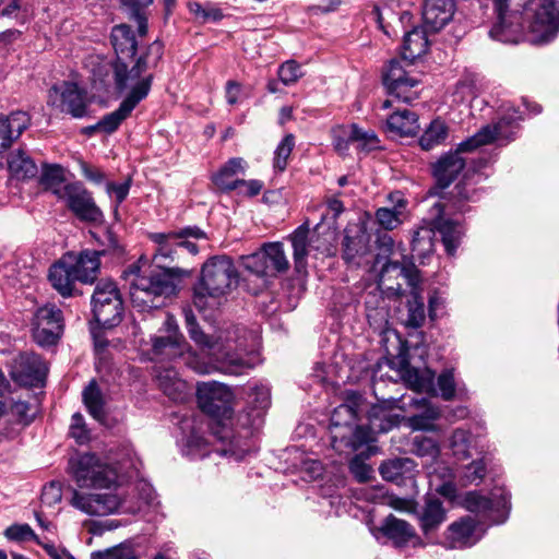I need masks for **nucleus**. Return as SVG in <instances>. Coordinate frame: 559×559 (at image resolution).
<instances>
[{
    "label": "nucleus",
    "mask_w": 559,
    "mask_h": 559,
    "mask_svg": "<svg viewBox=\"0 0 559 559\" xmlns=\"http://www.w3.org/2000/svg\"><path fill=\"white\" fill-rule=\"evenodd\" d=\"M392 277H402L412 288V299L408 300L406 325L414 329L420 328L425 322L426 314L424 299L418 290V284L420 282L418 270L414 265H402L399 262L392 261H389L382 267L379 280L380 284L384 285L388 289L402 295V285L400 283H397L396 286L388 284Z\"/></svg>",
    "instance_id": "obj_7"
},
{
    "label": "nucleus",
    "mask_w": 559,
    "mask_h": 559,
    "mask_svg": "<svg viewBox=\"0 0 559 559\" xmlns=\"http://www.w3.org/2000/svg\"><path fill=\"white\" fill-rule=\"evenodd\" d=\"M429 48L427 33L421 27H415L404 36L402 56L404 59L414 61L424 56Z\"/></svg>",
    "instance_id": "obj_33"
},
{
    "label": "nucleus",
    "mask_w": 559,
    "mask_h": 559,
    "mask_svg": "<svg viewBox=\"0 0 559 559\" xmlns=\"http://www.w3.org/2000/svg\"><path fill=\"white\" fill-rule=\"evenodd\" d=\"M324 211L321 214V224L334 225L337 216L344 211V205L336 197L328 198L321 205Z\"/></svg>",
    "instance_id": "obj_56"
},
{
    "label": "nucleus",
    "mask_w": 559,
    "mask_h": 559,
    "mask_svg": "<svg viewBox=\"0 0 559 559\" xmlns=\"http://www.w3.org/2000/svg\"><path fill=\"white\" fill-rule=\"evenodd\" d=\"M164 329L166 335L154 336L152 338V349L155 355L174 359L176 357H185L187 352L188 356L185 360L190 368L198 373L210 372V367L205 364H200L190 353L189 345L186 342L185 336L179 332L178 324L173 316H167L164 322Z\"/></svg>",
    "instance_id": "obj_9"
},
{
    "label": "nucleus",
    "mask_w": 559,
    "mask_h": 559,
    "mask_svg": "<svg viewBox=\"0 0 559 559\" xmlns=\"http://www.w3.org/2000/svg\"><path fill=\"white\" fill-rule=\"evenodd\" d=\"M413 452L420 457L436 460L440 455V447L432 438L418 436L413 440Z\"/></svg>",
    "instance_id": "obj_50"
},
{
    "label": "nucleus",
    "mask_w": 559,
    "mask_h": 559,
    "mask_svg": "<svg viewBox=\"0 0 559 559\" xmlns=\"http://www.w3.org/2000/svg\"><path fill=\"white\" fill-rule=\"evenodd\" d=\"M188 333L197 345L206 349L211 356L222 364V369L226 373L241 374L260 362L258 353L250 352L242 355L236 350L237 346H233L229 342L223 343L219 338L213 340L199 325L190 328Z\"/></svg>",
    "instance_id": "obj_6"
},
{
    "label": "nucleus",
    "mask_w": 559,
    "mask_h": 559,
    "mask_svg": "<svg viewBox=\"0 0 559 559\" xmlns=\"http://www.w3.org/2000/svg\"><path fill=\"white\" fill-rule=\"evenodd\" d=\"M111 44L116 52V59L123 61V59L133 58L138 41L131 27L127 24H120L112 27L111 31Z\"/></svg>",
    "instance_id": "obj_31"
},
{
    "label": "nucleus",
    "mask_w": 559,
    "mask_h": 559,
    "mask_svg": "<svg viewBox=\"0 0 559 559\" xmlns=\"http://www.w3.org/2000/svg\"><path fill=\"white\" fill-rule=\"evenodd\" d=\"M49 103L73 118H83L87 115L86 92L73 82L52 86L49 91Z\"/></svg>",
    "instance_id": "obj_16"
},
{
    "label": "nucleus",
    "mask_w": 559,
    "mask_h": 559,
    "mask_svg": "<svg viewBox=\"0 0 559 559\" xmlns=\"http://www.w3.org/2000/svg\"><path fill=\"white\" fill-rule=\"evenodd\" d=\"M33 338L43 347L56 345L63 333L62 311L51 304L38 308L33 318Z\"/></svg>",
    "instance_id": "obj_13"
},
{
    "label": "nucleus",
    "mask_w": 559,
    "mask_h": 559,
    "mask_svg": "<svg viewBox=\"0 0 559 559\" xmlns=\"http://www.w3.org/2000/svg\"><path fill=\"white\" fill-rule=\"evenodd\" d=\"M277 73L280 81L284 85L294 84L302 75L300 66L294 60L283 63Z\"/></svg>",
    "instance_id": "obj_59"
},
{
    "label": "nucleus",
    "mask_w": 559,
    "mask_h": 559,
    "mask_svg": "<svg viewBox=\"0 0 559 559\" xmlns=\"http://www.w3.org/2000/svg\"><path fill=\"white\" fill-rule=\"evenodd\" d=\"M445 520V512L442 502L437 498L426 500L423 513L420 515V526L427 535L435 531Z\"/></svg>",
    "instance_id": "obj_35"
},
{
    "label": "nucleus",
    "mask_w": 559,
    "mask_h": 559,
    "mask_svg": "<svg viewBox=\"0 0 559 559\" xmlns=\"http://www.w3.org/2000/svg\"><path fill=\"white\" fill-rule=\"evenodd\" d=\"M453 13L454 0H426L423 20L430 31L438 32L451 21Z\"/></svg>",
    "instance_id": "obj_25"
},
{
    "label": "nucleus",
    "mask_w": 559,
    "mask_h": 559,
    "mask_svg": "<svg viewBox=\"0 0 559 559\" xmlns=\"http://www.w3.org/2000/svg\"><path fill=\"white\" fill-rule=\"evenodd\" d=\"M463 504L468 511L474 513H486L493 507L492 500L478 491L467 492L464 497Z\"/></svg>",
    "instance_id": "obj_53"
},
{
    "label": "nucleus",
    "mask_w": 559,
    "mask_h": 559,
    "mask_svg": "<svg viewBox=\"0 0 559 559\" xmlns=\"http://www.w3.org/2000/svg\"><path fill=\"white\" fill-rule=\"evenodd\" d=\"M476 183L468 174H465L463 179L455 185L450 192L449 199L454 209L461 210L465 202L477 200L478 191L475 188Z\"/></svg>",
    "instance_id": "obj_40"
},
{
    "label": "nucleus",
    "mask_w": 559,
    "mask_h": 559,
    "mask_svg": "<svg viewBox=\"0 0 559 559\" xmlns=\"http://www.w3.org/2000/svg\"><path fill=\"white\" fill-rule=\"evenodd\" d=\"M46 372V365L39 355L22 353L14 360L11 377L22 385H36L43 382Z\"/></svg>",
    "instance_id": "obj_17"
},
{
    "label": "nucleus",
    "mask_w": 559,
    "mask_h": 559,
    "mask_svg": "<svg viewBox=\"0 0 559 559\" xmlns=\"http://www.w3.org/2000/svg\"><path fill=\"white\" fill-rule=\"evenodd\" d=\"M55 194L66 203L67 209L81 222L102 225L105 215L96 204L93 194L81 182L66 183L55 189Z\"/></svg>",
    "instance_id": "obj_11"
},
{
    "label": "nucleus",
    "mask_w": 559,
    "mask_h": 559,
    "mask_svg": "<svg viewBox=\"0 0 559 559\" xmlns=\"http://www.w3.org/2000/svg\"><path fill=\"white\" fill-rule=\"evenodd\" d=\"M75 271L76 280L82 284H93L100 271V258L92 250H83L79 254L68 252Z\"/></svg>",
    "instance_id": "obj_28"
},
{
    "label": "nucleus",
    "mask_w": 559,
    "mask_h": 559,
    "mask_svg": "<svg viewBox=\"0 0 559 559\" xmlns=\"http://www.w3.org/2000/svg\"><path fill=\"white\" fill-rule=\"evenodd\" d=\"M435 228L440 234L448 254L453 255L463 235L461 226L449 219L435 222Z\"/></svg>",
    "instance_id": "obj_41"
},
{
    "label": "nucleus",
    "mask_w": 559,
    "mask_h": 559,
    "mask_svg": "<svg viewBox=\"0 0 559 559\" xmlns=\"http://www.w3.org/2000/svg\"><path fill=\"white\" fill-rule=\"evenodd\" d=\"M238 283V271L230 257L219 254L209 258L201 267V275L193 288V305L203 310L207 298L227 295Z\"/></svg>",
    "instance_id": "obj_5"
},
{
    "label": "nucleus",
    "mask_w": 559,
    "mask_h": 559,
    "mask_svg": "<svg viewBox=\"0 0 559 559\" xmlns=\"http://www.w3.org/2000/svg\"><path fill=\"white\" fill-rule=\"evenodd\" d=\"M95 321L103 328H112L117 325L122 319L123 305L122 299H115L114 301L103 305L100 307L92 308Z\"/></svg>",
    "instance_id": "obj_38"
},
{
    "label": "nucleus",
    "mask_w": 559,
    "mask_h": 559,
    "mask_svg": "<svg viewBox=\"0 0 559 559\" xmlns=\"http://www.w3.org/2000/svg\"><path fill=\"white\" fill-rule=\"evenodd\" d=\"M349 228L345 229L343 239V255L347 261H352L364 249V237L352 236Z\"/></svg>",
    "instance_id": "obj_57"
},
{
    "label": "nucleus",
    "mask_w": 559,
    "mask_h": 559,
    "mask_svg": "<svg viewBox=\"0 0 559 559\" xmlns=\"http://www.w3.org/2000/svg\"><path fill=\"white\" fill-rule=\"evenodd\" d=\"M471 442L472 436L468 431L463 429L454 430L450 440V447L453 455L459 460H466L471 457Z\"/></svg>",
    "instance_id": "obj_47"
},
{
    "label": "nucleus",
    "mask_w": 559,
    "mask_h": 559,
    "mask_svg": "<svg viewBox=\"0 0 559 559\" xmlns=\"http://www.w3.org/2000/svg\"><path fill=\"white\" fill-rule=\"evenodd\" d=\"M532 31L540 34L542 41L550 40L559 31V0H539Z\"/></svg>",
    "instance_id": "obj_20"
},
{
    "label": "nucleus",
    "mask_w": 559,
    "mask_h": 559,
    "mask_svg": "<svg viewBox=\"0 0 559 559\" xmlns=\"http://www.w3.org/2000/svg\"><path fill=\"white\" fill-rule=\"evenodd\" d=\"M379 473L384 480L399 484L415 477L417 464L409 457H394L383 461L379 466Z\"/></svg>",
    "instance_id": "obj_29"
},
{
    "label": "nucleus",
    "mask_w": 559,
    "mask_h": 559,
    "mask_svg": "<svg viewBox=\"0 0 559 559\" xmlns=\"http://www.w3.org/2000/svg\"><path fill=\"white\" fill-rule=\"evenodd\" d=\"M368 420L371 425V430H373L376 435L388 432L397 426V418L380 406H373L370 409Z\"/></svg>",
    "instance_id": "obj_43"
},
{
    "label": "nucleus",
    "mask_w": 559,
    "mask_h": 559,
    "mask_svg": "<svg viewBox=\"0 0 559 559\" xmlns=\"http://www.w3.org/2000/svg\"><path fill=\"white\" fill-rule=\"evenodd\" d=\"M8 167L11 175L16 179H31L35 178L38 174L36 163L23 148H17L10 153L8 157Z\"/></svg>",
    "instance_id": "obj_32"
},
{
    "label": "nucleus",
    "mask_w": 559,
    "mask_h": 559,
    "mask_svg": "<svg viewBox=\"0 0 559 559\" xmlns=\"http://www.w3.org/2000/svg\"><path fill=\"white\" fill-rule=\"evenodd\" d=\"M376 432L371 430V425H355L348 432L333 431V448L341 451L342 448L356 450L359 447L373 441Z\"/></svg>",
    "instance_id": "obj_30"
},
{
    "label": "nucleus",
    "mask_w": 559,
    "mask_h": 559,
    "mask_svg": "<svg viewBox=\"0 0 559 559\" xmlns=\"http://www.w3.org/2000/svg\"><path fill=\"white\" fill-rule=\"evenodd\" d=\"M521 119L519 112L513 110L501 117L495 124L483 127L477 133L459 143L454 151L442 154L432 164V176L437 186L441 189L448 188L462 173L466 165L465 158L461 156L462 153L473 152L495 141L512 140L518 129V121Z\"/></svg>",
    "instance_id": "obj_2"
},
{
    "label": "nucleus",
    "mask_w": 559,
    "mask_h": 559,
    "mask_svg": "<svg viewBox=\"0 0 559 559\" xmlns=\"http://www.w3.org/2000/svg\"><path fill=\"white\" fill-rule=\"evenodd\" d=\"M9 411L11 414L23 424H29L33 419V415L29 414V404L24 401H16L9 404Z\"/></svg>",
    "instance_id": "obj_64"
},
{
    "label": "nucleus",
    "mask_w": 559,
    "mask_h": 559,
    "mask_svg": "<svg viewBox=\"0 0 559 559\" xmlns=\"http://www.w3.org/2000/svg\"><path fill=\"white\" fill-rule=\"evenodd\" d=\"M383 83L391 98L382 103V109L392 107L394 102L411 103L418 97V94L412 91L418 81L411 78L396 60L389 63L383 74Z\"/></svg>",
    "instance_id": "obj_15"
},
{
    "label": "nucleus",
    "mask_w": 559,
    "mask_h": 559,
    "mask_svg": "<svg viewBox=\"0 0 559 559\" xmlns=\"http://www.w3.org/2000/svg\"><path fill=\"white\" fill-rule=\"evenodd\" d=\"M486 475V464L483 460L473 461L465 468L464 479L466 483H479Z\"/></svg>",
    "instance_id": "obj_62"
},
{
    "label": "nucleus",
    "mask_w": 559,
    "mask_h": 559,
    "mask_svg": "<svg viewBox=\"0 0 559 559\" xmlns=\"http://www.w3.org/2000/svg\"><path fill=\"white\" fill-rule=\"evenodd\" d=\"M449 135V128L441 119H435L425 129L419 139V145L423 150L429 151L444 143Z\"/></svg>",
    "instance_id": "obj_39"
},
{
    "label": "nucleus",
    "mask_w": 559,
    "mask_h": 559,
    "mask_svg": "<svg viewBox=\"0 0 559 559\" xmlns=\"http://www.w3.org/2000/svg\"><path fill=\"white\" fill-rule=\"evenodd\" d=\"M115 299H121L116 284L111 281H100L97 283L92 296V308L107 305Z\"/></svg>",
    "instance_id": "obj_44"
},
{
    "label": "nucleus",
    "mask_w": 559,
    "mask_h": 559,
    "mask_svg": "<svg viewBox=\"0 0 559 559\" xmlns=\"http://www.w3.org/2000/svg\"><path fill=\"white\" fill-rule=\"evenodd\" d=\"M484 532L478 530L476 522L469 518H462L453 522L447 530L444 545L451 549H462L475 545Z\"/></svg>",
    "instance_id": "obj_18"
},
{
    "label": "nucleus",
    "mask_w": 559,
    "mask_h": 559,
    "mask_svg": "<svg viewBox=\"0 0 559 559\" xmlns=\"http://www.w3.org/2000/svg\"><path fill=\"white\" fill-rule=\"evenodd\" d=\"M241 264L246 271L263 280L275 277L289 269L284 246L280 241L264 243L258 252L242 255Z\"/></svg>",
    "instance_id": "obj_10"
},
{
    "label": "nucleus",
    "mask_w": 559,
    "mask_h": 559,
    "mask_svg": "<svg viewBox=\"0 0 559 559\" xmlns=\"http://www.w3.org/2000/svg\"><path fill=\"white\" fill-rule=\"evenodd\" d=\"M70 435L80 444L86 443L90 440V431L86 428L82 414L75 413L72 415Z\"/></svg>",
    "instance_id": "obj_58"
},
{
    "label": "nucleus",
    "mask_w": 559,
    "mask_h": 559,
    "mask_svg": "<svg viewBox=\"0 0 559 559\" xmlns=\"http://www.w3.org/2000/svg\"><path fill=\"white\" fill-rule=\"evenodd\" d=\"M379 531L399 548L408 545L414 547L424 545L415 528L408 522L392 514L383 520Z\"/></svg>",
    "instance_id": "obj_19"
},
{
    "label": "nucleus",
    "mask_w": 559,
    "mask_h": 559,
    "mask_svg": "<svg viewBox=\"0 0 559 559\" xmlns=\"http://www.w3.org/2000/svg\"><path fill=\"white\" fill-rule=\"evenodd\" d=\"M349 471L359 483H367L372 478V468L359 456H355L349 462Z\"/></svg>",
    "instance_id": "obj_61"
},
{
    "label": "nucleus",
    "mask_w": 559,
    "mask_h": 559,
    "mask_svg": "<svg viewBox=\"0 0 559 559\" xmlns=\"http://www.w3.org/2000/svg\"><path fill=\"white\" fill-rule=\"evenodd\" d=\"M245 170V159L241 157H233L212 175V181L218 190L230 192L239 188V183L241 182L237 176L243 175Z\"/></svg>",
    "instance_id": "obj_27"
},
{
    "label": "nucleus",
    "mask_w": 559,
    "mask_h": 559,
    "mask_svg": "<svg viewBox=\"0 0 559 559\" xmlns=\"http://www.w3.org/2000/svg\"><path fill=\"white\" fill-rule=\"evenodd\" d=\"M153 82V75H145L141 82L129 91L127 97L121 102L118 109L105 115L96 124L90 126V129H99L111 134L119 126L131 115L133 109L148 95Z\"/></svg>",
    "instance_id": "obj_12"
},
{
    "label": "nucleus",
    "mask_w": 559,
    "mask_h": 559,
    "mask_svg": "<svg viewBox=\"0 0 559 559\" xmlns=\"http://www.w3.org/2000/svg\"><path fill=\"white\" fill-rule=\"evenodd\" d=\"M499 22L496 23L490 29V36L507 44H516L522 37V32L519 26L507 25L504 22V15L499 17Z\"/></svg>",
    "instance_id": "obj_45"
},
{
    "label": "nucleus",
    "mask_w": 559,
    "mask_h": 559,
    "mask_svg": "<svg viewBox=\"0 0 559 559\" xmlns=\"http://www.w3.org/2000/svg\"><path fill=\"white\" fill-rule=\"evenodd\" d=\"M31 124L27 112L17 110L9 116L0 115V152L7 150Z\"/></svg>",
    "instance_id": "obj_24"
},
{
    "label": "nucleus",
    "mask_w": 559,
    "mask_h": 559,
    "mask_svg": "<svg viewBox=\"0 0 559 559\" xmlns=\"http://www.w3.org/2000/svg\"><path fill=\"white\" fill-rule=\"evenodd\" d=\"M189 10L202 23L216 22L223 19L222 10L212 4L202 5L201 3L192 2L189 3Z\"/></svg>",
    "instance_id": "obj_52"
},
{
    "label": "nucleus",
    "mask_w": 559,
    "mask_h": 559,
    "mask_svg": "<svg viewBox=\"0 0 559 559\" xmlns=\"http://www.w3.org/2000/svg\"><path fill=\"white\" fill-rule=\"evenodd\" d=\"M93 559H136L133 551L127 547H115L92 555Z\"/></svg>",
    "instance_id": "obj_63"
},
{
    "label": "nucleus",
    "mask_w": 559,
    "mask_h": 559,
    "mask_svg": "<svg viewBox=\"0 0 559 559\" xmlns=\"http://www.w3.org/2000/svg\"><path fill=\"white\" fill-rule=\"evenodd\" d=\"M360 404L361 395L350 392L347 394L345 402L333 411L330 427L332 440L333 431L348 432L356 425Z\"/></svg>",
    "instance_id": "obj_21"
},
{
    "label": "nucleus",
    "mask_w": 559,
    "mask_h": 559,
    "mask_svg": "<svg viewBox=\"0 0 559 559\" xmlns=\"http://www.w3.org/2000/svg\"><path fill=\"white\" fill-rule=\"evenodd\" d=\"M197 400L200 409L217 420L214 435L222 441H228L229 448L224 450L237 461H241L251 452L252 445L249 439L250 431L243 436L235 435L223 424V420L231 418L234 393L229 386L218 382H202L197 388Z\"/></svg>",
    "instance_id": "obj_3"
},
{
    "label": "nucleus",
    "mask_w": 559,
    "mask_h": 559,
    "mask_svg": "<svg viewBox=\"0 0 559 559\" xmlns=\"http://www.w3.org/2000/svg\"><path fill=\"white\" fill-rule=\"evenodd\" d=\"M419 129L418 115L408 108L396 106L386 118V131L394 136H414Z\"/></svg>",
    "instance_id": "obj_26"
},
{
    "label": "nucleus",
    "mask_w": 559,
    "mask_h": 559,
    "mask_svg": "<svg viewBox=\"0 0 559 559\" xmlns=\"http://www.w3.org/2000/svg\"><path fill=\"white\" fill-rule=\"evenodd\" d=\"M4 536L14 542L34 540L40 545L38 536L28 524H13L4 531Z\"/></svg>",
    "instance_id": "obj_54"
},
{
    "label": "nucleus",
    "mask_w": 559,
    "mask_h": 559,
    "mask_svg": "<svg viewBox=\"0 0 559 559\" xmlns=\"http://www.w3.org/2000/svg\"><path fill=\"white\" fill-rule=\"evenodd\" d=\"M435 372L429 368L408 367L403 372L404 381L417 392H435Z\"/></svg>",
    "instance_id": "obj_34"
},
{
    "label": "nucleus",
    "mask_w": 559,
    "mask_h": 559,
    "mask_svg": "<svg viewBox=\"0 0 559 559\" xmlns=\"http://www.w3.org/2000/svg\"><path fill=\"white\" fill-rule=\"evenodd\" d=\"M39 181L55 194V189H60L64 186L62 185L64 181V170L60 165L46 164L43 166Z\"/></svg>",
    "instance_id": "obj_46"
},
{
    "label": "nucleus",
    "mask_w": 559,
    "mask_h": 559,
    "mask_svg": "<svg viewBox=\"0 0 559 559\" xmlns=\"http://www.w3.org/2000/svg\"><path fill=\"white\" fill-rule=\"evenodd\" d=\"M72 477L80 488L110 489L117 481L116 469L94 453H84L71 462Z\"/></svg>",
    "instance_id": "obj_8"
},
{
    "label": "nucleus",
    "mask_w": 559,
    "mask_h": 559,
    "mask_svg": "<svg viewBox=\"0 0 559 559\" xmlns=\"http://www.w3.org/2000/svg\"><path fill=\"white\" fill-rule=\"evenodd\" d=\"M150 239L156 245L153 261L159 269L148 274L130 272L133 275L130 300L139 312L158 309L166 298L177 294L179 284L191 275V271L168 265L179 262L185 251L198 254L199 247L191 239H206V234L198 226H187L168 233H153Z\"/></svg>",
    "instance_id": "obj_1"
},
{
    "label": "nucleus",
    "mask_w": 559,
    "mask_h": 559,
    "mask_svg": "<svg viewBox=\"0 0 559 559\" xmlns=\"http://www.w3.org/2000/svg\"><path fill=\"white\" fill-rule=\"evenodd\" d=\"M164 53L163 44L158 40L153 41L146 50L135 60L132 68L124 61L102 60L93 69L94 81L107 86L111 82L118 92L132 90L134 85L142 81V74L148 70L156 68Z\"/></svg>",
    "instance_id": "obj_4"
},
{
    "label": "nucleus",
    "mask_w": 559,
    "mask_h": 559,
    "mask_svg": "<svg viewBox=\"0 0 559 559\" xmlns=\"http://www.w3.org/2000/svg\"><path fill=\"white\" fill-rule=\"evenodd\" d=\"M159 386L170 399H178V394L185 389V382L176 377L174 370H166L158 376Z\"/></svg>",
    "instance_id": "obj_51"
},
{
    "label": "nucleus",
    "mask_w": 559,
    "mask_h": 559,
    "mask_svg": "<svg viewBox=\"0 0 559 559\" xmlns=\"http://www.w3.org/2000/svg\"><path fill=\"white\" fill-rule=\"evenodd\" d=\"M71 263V255L63 254L49 269L48 278L52 287L62 296L70 297L74 294L76 280L75 271Z\"/></svg>",
    "instance_id": "obj_22"
},
{
    "label": "nucleus",
    "mask_w": 559,
    "mask_h": 559,
    "mask_svg": "<svg viewBox=\"0 0 559 559\" xmlns=\"http://www.w3.org/2000/svg\"><path fill=\"white\" fill-rule=\"evenodd\" d=\"M406 202L399 200L393 209L380 207L376 212V219L378 224L386 229L392 230L402 224V215L405 209Z\"/></svg>",
    "instance_id": "obj_42"
},
{
    "label": "nucleus",
    "mask_w": 559,
    "mask_h": 559,
    "mask_svg": "<svg viewBox=\"0 0 559 559\" xmlns=\"http://www.w3.org/2000/svg\"><path fill=\"white\" fill-rule=\"evenodd\" d=\"M71 504L91 516H107L118 512L123 506V498L117 491L85 493L73 489Z\"/></svg>",
    "instance_id": "obj_14"
},
{
    "label": "nucleus",
    "mask_w": 559,
    "mask_h": 559,
    "mask_svg": "<svg viewBox=\"0 0 559 559\" xmlns=\"http://www.w3.org/2000/svg\"><path fill=\"white\" fill-rule=\"evenodd\" d=\"M91 235L99 246V249L92 250L98 258L109 255L112 259H120L124 254L123 247L111 229L106 228L100 235L91 231Z\"/></svg>",
    "instance_id": "obj_37"
},
{
    "label": "nucleus",
    "mask_w": 559,
    "mask_h": 559,
    "mask_svg": "<svg viewBox=\"0 0 559 559\" xmlns=\"http://www.w3.org/2000/svg\"><path fill=\"white\" fill-rule=\"evenodd\" d=\"M293 247L294 266L298 274L306 275L311 249L310 221L306 219L289 236Z\"/></svg>",
    "instance_id": "obj_23"
},
{
    "label": "nucleus",
    "mask_w": 559,
    "mask_h": 559,
    "mask_svg": "<svg viewBox=\"0 0 559 559\" xmlns=\"http://www.w3.org/2000/svg\"><path fill=\"white\" fill-rule=\"evenodd\" d=\"M295 146V138L293 134H287L285 138L280 142L277 145L275 152H274V159H273V166L278 171L285 170L287 167L288 158L293 152V148Z\"/></svg>",
    "instance_id": "obj_49"
},
{
    "label": "nucleus",
    "mask_w": 559,
    "mask_h": 559,
    "mask_svg": "<svg viewBox=\"0 0 559 559\" xmlns=\"http://www.w3.org/2000/svg\"><path fill=\"white\" fill-rule=\"evenodd\" d=\"M83 402L90 415L98 421L105 419V400L96 380H91L83 390Z\"/></svg>",
    "instance_id": "obj_36"
},
{
    "label": "nucleus",
    "mask_w": 559,
    "mask_h": 559,
    "mask_svg": "<svg viewBox=\"0 0 559 559\" xmlns=\"http://www.w3.org/2000/svg\"><path fill=\"white\" fill-rule=\"evenodd\" d=\"M440 417V411L435 406H428L423 414L408 418V425L413 430L433 431V421Z\"/></svg>",
    "instance_id": "obj_48"
},
{
    "label": "nucleus",
    "mask_w": 559,
    "mask_h": 559,
    "mask_svg": "<svg viewBox=\"0 0 559 559\" xmlns=\"http://www.w3.org/2000/svg\"><path fill=\"white\" fill-rule=\"evenodd\" d=\"M435 230L429 227H421L415 231L412 246L414 251L430 252L433 248L432 237Z\"/></svg>",
    "instance_id": "obj_55"
},
{
    "label": "nucleus",
    "mask_w": 559,
    "mask_h": 559,
    "mask_svg": "<svg viewBox=\"0 0 559 559\" xmlns=\"http://www.w3.org/2000/svg\"><path fill=\"white\" fill-rule=\"evenodd\" d=\"M438 388L445 401H451L455 395V380L452 369L444 370L438 377Z\"/></svg>",
    "instance_id": "obj_60"
}]
</instances>
